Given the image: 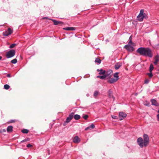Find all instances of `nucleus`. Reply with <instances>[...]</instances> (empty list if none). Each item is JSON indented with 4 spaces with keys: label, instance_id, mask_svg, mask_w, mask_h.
<instances>
[{
    "label": "nucleus",
    "instance_id": "nucleus-1",
    "mask_svg": "<svg viewBox=\"0 0 159 159\" xmlns=\"http://www.w3.org/2000/svg\"><path fill=\"white\" fill-rule=\"evenodd\" d=\"M136 52L141 55L151 58L153 54L151 50L148 48L140 47L138 48Z\"/></svg>",
    "mask_w": 159,
    "mask_h": 159
},
{
    "label": "nucleus",
    "instance_id": "nucleus-2",
    "mask_svg": "<svg viewBox=\"0 0 159 159\" xmlns=\"http://www.w3.org/2000/svg\"><path fill=\"white\" fill-rule=\"evenodd\" d=\"M143 140L141 137L137 139V142L141 148L146 147L149 143V138L147 134H144L143 135Z\"/></svg>",
    "mask_w": 159,
    "mask_h": 159
},
{
    "label": "nucleus",
    "instance_id": "nucleus-3",
    "mask_svg": "<svg viewBox=\"0 0 159 159\" xmlns=\"http://www.w3.org/2000/svg\"><path fill=\"white\" fill-rule=\"evenodd\" d=\"M15 54V51L14 49L11 50L6 53V57L7 58L14 57Z\"/></svg>",
    "mask_w": 159,
    "mask_h": 159
},
{
    "label": "nucleus",
    "instance_id": "nucleus-4",
    "mask_svg": "<svg viewBox=\"0 0 159 159\" xmlns=\"http://www.w3.org/2000/svg\"><path fill=\"white\" fill-rule=\"evenodd\" d=\"M74 115V113L73 112H71L69 114L67 118L66 121L64 122L63 124L64 125H66L73 118Z\"/></svg>",
    "mask_w": 159,
    "mask_h": 159
},
{
    "label": "nucleus",
    "instance_id": "nucleus-5",
    "mask_svg": "<svg viewBox=\"0 0 159 159\" xmlns=\"http://www.w3.org/2000/svg\"><path fill=\"white\" fill-rule=\"evenodd\" d=\"M133 46L132 44H128L125 45L124 48L128 51L132 52L134 50Z\"/></svg>",
    "mask_w": 159,
    "mask_h": 159
},
{
    "label": "nucleus",
    "instance_id": "nucleus-6",
    "mask_svg": "<svg viewBox=\"0 0 159 159\" xmlns=\"http://www.w3.org/2000/svg\"><path fill=\"white\" fill-rule=\"evenodd\" d=\"M126 114L123 112L119 113V118L120 120H122L126 116Z\"/></svg>",
    "mask_w": 159,
    "mask_h": 159
},
{
    "label": "nucleus",
    "instance_id": "nucleus-7",
    "mask_svg": "<svg viewBox=\"0 0 159 159\" xmlns=\"http://www.w3.org/2000/svg\"><path fill=\"white\" fill-rule=\"evenodd\" d=\"M118 80V79L111 78L107 80V82L110 84H113L116 82Z\"/></svg>",
    "mask_w": 159,
    "mask_h": 159
},
{
    "label": "nucleus",
    "instance_id": "nucleus-8",
    "mask_svg": "<svg viewBox=\"0 0 159 159\" xmlns=\"http://www.w3.org/2000/svg\"><path fill=\"white\" fill-rule=\"evenodd\" d=\"M108 95L109 97L110 98H112L113 100L114 101L115 100V98L112 95V91L111 89H110L108 90Z\"/></svg>",
    "mask_w": 159,
    "mask_h": 159
},
{
    "label": "nucleus",
    "instance_id": "nucleus-9",
    "mask_svg": "<svg viewBox=\"0 0 159 159\" xmlns=\"http://www.w3.org/2000/svg\"><path fill=\"white\" fill-rule=\"evenodd\" d=\"M50 20L53 22L54 25H58L60 24H63V23L61 21H57L55 20L52 19H51Z\"/></svg>",
    "mask_w": 159,
    "mask_h": 159
},
{
    "label": "nucleus",
    "instance_id": "nucleus-10",
    "mask_svg": "<svg viewBox=\"0 0 159 159\" xmlns=\"http://www.w3.org/2000/svg\"><path fill=\"white\" fill-rule=\"evenodd\" d=\"M73 141L74 143H77L80 141V139L78 136H75L73 139Z\"/></svg>",
    "mask_w": 159,
    "mask_h": 159
},
{
    "label": "nucleus",
    "instance_id": "nucleus-11",
    "mask_svg": "<svg viewBox=\"0 0 159 159\" xmlns=\"http://www.w3.org/2000/svg\"><path fill=\"white\" fill-rule=\"evenodd\" d=\"M151 102L152 104V105H154L156 106H157L159 105L158 103L154 99H151Z\"/></svg>",
    "mask_w": 159,
    "mask_h": 159
},
{
    "label": "nucleus",
    "instance_id": "nucleus-12",
    "mask_svg": "<svg viewBox=\"0 0 159 159\" xmlns=\"http://www.w3.org/2000/svg\"><path fill=\"white\" fill-rule=\"evenodd\" d=\"M137 17L139 21H141L143 20V18L145 17V16L141 15L139 16V15L137 16Z\"/></svg>",
    "mask_w": 159,
    "mask_h": 159
},
{
    "label": "nucleus",
    "instance_id": "nucleus-13",
    "mask_svg": "<svg viewBox=\"0 0 159 159\" xmlns=\"http://www.w3.org/2000/svg\"><path fill=\"white\" fill-rule=\"evenodd\" d=\"M63 29L66 30H75V29L73 27H67L64 28Z\"/></svg>",
    "mask_w": 159,
    "mask_h": 159
},
{
    "label": "nucleus",
    "instance_id": "nucleus-14",
    "mask_svg": "<svg viewBox=\"0 0 159 159\" xmlns=\"http://www.w3.org/2000/svg\"><path fill=\"white\" fill-rule=\"evenodd\" d=\"M7 132L8 133H10L13 130L12 126L11 125L8 126L7 128Z\"/></svg>",
    "mask_w": 159,
    "mask_h": 159
},
{
    "label": "nucleus",
    "instance_id": "nucleus-15",
    "mask_svg": "<svg viewBox=\"0 0 159 159\" xmlns=\"http://www.w3.org/2000/svg\"><path fill=\"white\" fill-rule=\"evenodd\" d=\"M98 72H100L99 74L100 75L102 74L104 75L106 72V71L105 70H103L102 69H98L97 70Z\"/></svg>",
    "mask_w": 159,
    "mask_h": 159
},
{
    "label": "nucleus",
    "instance_id": "nucleus-16",
    "mask_svg": "<svg viewBox=\"0 0 159 159\" xmlns=\"http://www.w3.org/2000/svg\"><path fill=\"white\" fill-rule=\"evenodd\" d=\"M107 75L104 74L103 75H98L97 76V78H99L101 79H104Z\"/></svg>",
    "mask_w": 159,
    "mask_h": 159
},
{
    "label": "nucleus",
    "instance_id": "nucleus-17",
    "mask_svg": "<svg viewBox=\"0 0 159 159\" xmlns=\"http://www.w3.org/2000/svg\"><path fill=\"white\" fill-rule=\"evenodd\" d=\"M8 32V34L6 35H9L11 34L13 32V30H11L10 28H8L7 30H6Z\"/></svg>",
    "mask_w": 159,
    "mask_h": 159
},
{
    "label": "nucleus",
    "instance_id": "nucleus-18",
    "mask_svg": "<svg viewBox=\"0 0 159 159\" xmlns=\"http://www.w3.org/2000/svg\"><path fill=\"white\" fill-rule=\"evenodd\" d=\"M121 66V65L118 63H116L115 66V68L116 70L118 69Z\"/></svg>",
    "mask_w": 159,
    "mask_h": 159
},
{
    "label": "nucleus",
    "instance_id": "nucleus-19",
    "mask_svg": "<svg viewBox=\"0 0 159 159\" xmlns=\"http://www.w3.org/2000/svg\"><path fill=\"white\" fill-rule=\"evenodd\" d=\"M132 36L131 35L129 38V41L128 42V44H132V45L134 46V43L132 42Z\"/></svg>",
    "mask_w": 159,
    "mask_h": 159
},
{
    "label": "nucleus",
    "instance_id": "nucleus-20",
    "mask_svg": "<svg viewBox=\"0 0 159 159\" xmlns=\"http://www.w3.org/2000/svg\"><path fill=\"white\" fill-rule=\"evenodd\" d=\"M73 116L75 120H79L80 118V116L78 114L75 115Z\"/></svg>",
    "mask_w": 159,
    "mask_h": 159
},
{
    "label": "nucleus",
    "instance_id": "nucleus-21",
    "mask_svg": "<svg viewBox=\"0 0 159 159\" xmlns=\"http://www.w3.org/2000/svg\"><path fill=\"white\" fill-rule=\"evenodd\" d=\"M159 58L158 57H157V56H156L155 58V61L154 62V63L155 65H157V63L158 62V61L159 60Z\"/></svg>",
    "mask_w": 159,
    "mask_h": 159
},
{
    "label": "nucleus",
    "instance_id": "nucleus-22",
    "mask_svg": "<svg viewBox=\"0 0 159 159\" xmlns=\"http://www.w3.org/2000/svg\"><path fill=\"white\" fill-rule=\"evenodd\" d=\"M139 16L141 15H145V14L144 13V10L141 9L140 11V13H139Z\"/></svg>",
    "mask_w": 159,
    "mask_h": 159
},
{
    "label": "nucleus",
    "instance_id": "nucleus-23",
    "mask_svg": "<svg viewBox=\"0 0 159 159\" xmlns=\"http://www.w3.org/2000/svg\"><path fill=\"white\" fill-rule=\"evenodd\" d=\"M98 92L97 91H94L93 93V96L95 98H97V96L98 95Z\"/></svg>",
    "mask_w": 159,
    "mask_h": 159
},
{
    "label": "nucleus",
    "instance_id": "nucleus-24",
    "mask_svg": "<svg viewBox=\"0 0 159 159\" xmlns=\"http://www.w3.org/2000/svg\"><path fill=\"white\" fill-rule=\"evenodd\" d=\"M119 74V72H116L114 74V77L116 78L115 79H118V80L119 79V76H118Z\"/></svg>",
    "mask_w": 159,
    "mask_h": 159
},
{
    "label": "nucleus",
    "instance_id": "nucleus-25",
    "mask_svg": "<svg viewBox=\"0 0 159 159\" xmlns=\"http://www.w3.org/2000/svg\"><path fill=\"white\" fill-rule=\"evenodd\" d=\"M21 132L23 133L27 134L29 132V130L26 129H23L21 130Z\"/></svg>",
    "mask_w": 159,
    "mask_h": 159
},
{
    "label": "nucleus",
    "instance_id": "nucleus-26",
    "mask_svg": "<svg viewBox=\"0 0 159 159\" xmlns=\"http://www.w3.org/2000/svg\"><path fill=\"white\" fill-rule=\"evenodd\" d=\"M95 62H97L98 64H100L101 62V60L100 59L98 58H97L95 61Z\"/></svg>",
    "mask_w": 159,
    "mask_h": 159
},
{
    "label": "nucleus",
    "instance_id": "nucleus-27",
    "mask_svg": "<svg viewBox=\"0 0 159 159\" xmlns=\"http://www.w3.org/2000/svg\"><path fill=\"white\" fill-rule=\"evenodd\" d=\"M4 88L6 89H8L10 87V86L8 84H6L4 85Z\"/></svg>",
    "mask_w": 159,
    "mask_h": 159
},
{
    "label": "nucleus",
    "instance_id": "nucleus-28",
    "mask_svg": "<svg viewBox=\"0 0 159 159\" xmlns=\"http://www.w3.org/2000/svg\"><path fill=\"white\" fill-rule=\"evenodd\" d=\"M17 62V60L16 58L14 59L11 61V62L13 64H16V63Z\"/></svg>",
    "mask_w": 159,
    "mask_h": 159
},
{
    "label": "nucleus",
    "instance_id": "nucleus-29",
    "mask_svg": "<svg viewBox=\"0 0 159 159\" xmlns=\"http://www.w3.org/2000/svg\"><path fill=\"white\" fill-rule=\"evenodd\" d=\"M154 68L153 66L152 65H151L149 67L150 72H152Z\"/></svg>",
    "mask_w": 159,
    "mask_h": 159
},
{
    "label": "nucleus",
    "instance_id": "nucleus-30",
    "mask_svg": "<svg viewBox=\"0 0 159 159\" xmlns=\"http://www.w3.org/2000/svg\"><path fill=\"white\" fill-rule=\"evenodd\" d=\"M16 45V43H13L10 46L9 48H13Z\"/></svg>",
    "mask_w": 159,
    "mask_h": 159
},
{
    "label": "nucleus",
    "instance_id": "nucleus-31",
    "mask_svg": "<svg viewBox=\"0 0 159 159\" xmlns=\"http://www.w3.org/2000/svg\"><path fill=\"white\" fill-rule=\"evenodd\" d=\"M95 125L93 124H92L91 125L89 126V129H93L95 127Z\"/></svg>",
    "mask_w": 159,
    "mask_h": 159
},
{
    "label": "nucleus",
    "instance_id": "nucleus-32",
    "mask_svg": "<svg viewBox=\"0 0 159 159\" xmlns=\"http://www.w3.org/2000/svg\"><path fill=\"white\" fill-rule=\"evenodd\" d=\"M147 74L148 75L150 78H152L153 76L152 72H150V73H148Z\"/></svg>",
    "mask_w": 159,
    "mask_h": 159
},
{
    "label": "nucleus",
    "instance_id": "nucleus-33",
    "mask_svg": "<svg viewBox=\"0 0 159 159\" xmlns=\"http://www.w3.org/2000/svg\"><path fill=\"white\" fill-rule=\"evenodd\" d=\"M3 35L4 36H8V35H6L7 34H8V32H7V31L6 30L5 31L3 32Z\"/></svg>",
    "mask_w": 159,
    "mask_h": 159
},
{
    "label": "nucleus",
    "instance_id": "nucleus-34",
    "mask_svg": "<svg viewBox=\"0 0 159 159\" xmlns=\"http://www.w3.org/2000/svg\"><path fill=\"white\" fill-rule=\"evenodd\" d=\"M89 116L88 115H86L84 116H83V118L85 119V120H87Z\"/></svg>",
    "mask_w": 159,
    "mask_h": 159
},
{
    "label": "nucleus",
    "instance_id": "nucleus-35",
    "mask_svg": "<svg viewBox=\"0 0 159 159\" xmlns=\"http://www.w3.org/2000/svg\"><path fill=\"white\" fill-rule=\"evenodd\" d=\"M15 122V120H11L9 121V122L10 123H14Z\"/></svg>",
    "mask_w": 159,
    "mask_h": 159
},
{
    "label": "nucleus",
    "instance_id": "nucleus-36",
    "mask_svg": "<svg viewBox=\"0 0 159 159\" xmlns=\"http://www.w3.org/2000/svg\"><path fill=\"white\" fill-rule=\"evenodd\" d=\"M157 112L158 113V114L157 115V120L159 121V109L158 110Z\"/></svg>",
    "mask_w": 159,
    "mask_h": 159
},
{
    "label": "nucleus",
    "instance_id": "nucleus-37",
    "mask_svg": "<svg viewBox=\"0 0 159 159\" xmlns=\"http://www.w3.org/2000/svg\"><path fill=\"white\" fill-rule=\"evenodd\" d=\"M149 82V80L148 79H146L144 81V83L146 84H148Z\"/></svg>",
    "mask_w": 159,
    "mask_h": 159
},
{
    "label": "nucleus",
    "instance_id": "nucleus-38",
    "mask_svg": "<svg viewBox=\"0 0 159 159\" xmlns=\"http://www.w3.org/2000/svg\"><path fill=\"white\" fill-rule=\"evenodd\" d=\"M32 146V145L30 143L28 144L26 146L28 148L31 147Z\"/></svg>",
    "mask_w": 159,
    "mask_h": 159
},
{
    "label": "nucleus",
    "instance_id": "nucleus-39",
    "mask_svg": "<svg viewBox=\"0 0 159 159\" xmlns=\"http://www.w3.org/2000/svg\"><path fill=\"white\" fill-rule=\"evenodd\" d=\"M156 49H159V44L156 45L155 46Z\"/></svg>",
    "mask_w": 159,
    "mask_h": 159
},
{
    "label": "nucleus",
    "instance_id": "nucleus-40",
    "mask_svg": "<svg viewBox=\"0 0 159 159\" xmlns=\"http://www.w3.org/2000/svg\"><path fill=\"white\" fill-rule=\"evenodd\" d=\"M112 117L114 119H116L117 118V116H112Z\"/></svg>",
    "mask_w": 159,
    "mask_h": 159
},
{
    "label": "nucleus",
    "instance_id": "nucleus-41",
    "mask_svg": "<svg viewBox=\"0 0 159 159\" xmlns=\"http://www.w3.org/2000/svg\"><path fill=\"white\" fill-rule=\"evenodd\" d=\"M27 141V140L26 139H25L24 140H23L21 141V143H23V142H25Z\"/></svg>",
    "mask_w": 159,
    "mask_h": 159
},
{
    "label": "nucleus",
    "instance_id": "nucleus-42",
    "mask_svg": "<svg viewBox=\"0 0 159 159\" xmlns=\"http://www.w3.org/2000/svg\"><path fill=\"white\" fill-rule=\"evenodd\" d=\"M7 77H11V75L10 74H8L7 75Z\"/></svg>",
    "mask_w": 159,
    "mask_h": 159
},
{
    "label": "nucleus",
    "instance_id": "nucleus-43",
    "mask_svg": "<svg viewBox=\"0 0 159 159\" xmlns=\"http://www.w3.org/2000/svg\"><path fill=\"white\" fill-rule=\"evenodd\" d=\"M145 105L147 106H149L150 105V103H148L147 104H145Z\"/></svg>",
    "mask_w": 159,
    "mask_h": 159
},
{
    "label": "nucleus",
    "instance_id": "nucleus-44",
    "mask_svg": "<svg viewBox=\"0 0 159 159\" xmlns=\"http://www.w3.org/2000/svg\"><path fill=\"white\" fill-rule=\"evenodd\" d=\"M89 129H90L89 128V126L87 127V128H86L85 129V130H88Z\"/></svg>",
    "mask_w": 159,
    "mask_h": 159
},
{
    "label": "nucleus",
    "instance_id": "nucleus-45",
    "mask_svg": "<svg viewBox=\"0 0 159 159\" xmlns=\"http://www.w3.org/2000/svg\"><path fill=\"white\" fill-rule=\"evenodd\" d=\"M2 57L0 56V60H1L2 59Z\"/></svg>",
    "mask_w": 159,
    "mask_h": 159
},
{
    "label": "nucleus",
    "instance_id": "nucleus-46",
    "mask_svg": "<svg viewBox=\"0 0 159 159\" xmlns=\"http://www.w3.org/2000/svg\"><path fill=\"white\" fill-rule=\"evenodd\" d=\"M86 95L88 97L89 96V94H87Z\"/></svg>",
    "mask_w": 159,
    "mask_h": 159
}]
</instances>
